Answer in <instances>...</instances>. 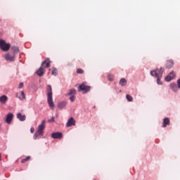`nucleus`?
Listing matches in <instances>:
<instances>
[{"instance_id":"1","label":"nucleus","mask_w":180,"mask_h":180,"mask_svg":"<svg viewBox=\"0 0 180 180\" xmlns=\"http://www.w3.org/2000/svg\"><path fill=\"white\" fill-rule=\"evenodd\" d=\"M50 64H51L50 58H46L44 62H42L41 67L37 70V75H39V77H43V75H44V72H46V70L44 68H50Z\"/></svg>"},{"instance_id":"2","label":"nucleus","mask_w":180,"mask_h":180,"mask_svg":"<svg viewBox=\"0 0 180 180\" xmlns=\"http://www.w3.org/2000/svg\"><path fill=\"white\" fill-rule=\"evenodd\" d=\"M47 102L50 106V108H52V110H54V102L53 101V89L51 88V85L47 86Z\"/></svg>"},{"instance_id":"3","label":"nucleus","mask_w":180,"mask_h":180,"mask_svg":"<svg viewBox=\"0 0 180 180\" xmlns=\"http://www.w3.org/2000/svg\"><path fill=\"white\" fill-rule=\"evenodd\" d=\"M44 129H46V120H43L41 122V124L38 126V129L37 133L34 135V139L36 140L37 139V136H39L41 137L44 134Z\"/></svg>"},{"instance_id":"4","label":"nucleus","mask_w":180,"mask_h":180,"mask_svg":"<svg viewBox=\"0 0 180 180\" xmlns=\"http://www.w3.org/2000/svg\"><path fill=\"white\" fill-rule=\"evenodd\" d=\"M164 74V68H160V69L156 68L155 70L150 71V75L155 77H162Z\"/></svg>"},{"instance_id":"5","label":"nucleus","mask_w":180,"mask_h":180,"mask_svg":"<svg viewBox=\"0 0 180 180\" xmlns=\"http://www.w3.org/2000/svg\"><path fill=\"white\" fill-rule=\"evenodd\" d=\"M0 49L3 51H8L9 49H11V44H7L5 41L1 39L0 40Z\"/></svg>"},{"instance_id":"6","label":"nucleus","mask_w":180,"mask_h":180,"mask_svg":"<svg viewBox=\"0 0 180 180\" xmlns=\"http://www.w3.org/2000/svg\"><path fill=\"white\" fill-rule=\"evenodd\" d=\"M84 91V94L89 92L91 91V86L85 85V84H82L79 86V91Z\"/></svg>"},{"instance_id":"7","label":"nucleus","mask_w":180,"mask_h":180,"mask_svg":"<svg viewBox=\"0 0 180 180\" xmlns=\"http://www.w3.org/2000/svg\"><path fill=\"white\" fill-rule=\"evenodd\" d=\"M12 120H13V113L10 112L7 114L5 122L6 123H8V124H11V122H12Z\"/></svg>"},{"instance_id":"8","label":"nucleus","mask_w":180,"mask_h":180,"mask_svg":"<svg viewBox=\"0 0 180 180\" xmlns=\"http://www.w3.org/2000/svg\"><path fill=\"white\" fill-rule=\"evenodd\" d=\"M175 78V72H171L169 73V75L165 78V81L167 82H169V81H172Z\"/></svg>"},{"instance_id":"9","label":"nucleus","mask_w":180,"mask_h":180,"mask_svg":"<svg viewBox=\"0 0 180 180\" xmlns=\"http://www.w3.org/2000/svg\"><path fill=\"white\" fill-rule=\"evenodd\" d=\"M165 67L167 70H171L172 67H174V60H167L166 61Z\"/></svg>"},{"instance_id":"10","label":"nucleus","mask_w":180,"mask_h":180,"mask_svg":"<svg viewBox=\"0 0 180 180\" xmlns=\"http://www.w3.org/2000/svg\"><path fill=\"white\" fill-rule=\"evenodd\" d=\"M71 126H75V120H74V117H70L66 124V127H71Z\"/></svg>"},{"instance_id":"11","label":"nucleus","mask_w":180,"mask_h":180,"mask_svg":"<svg viewBox=\"0 0 180 180\" xmlns=\"http://www.w3.org/2000/svg\"><path fill=\"white\" fill-rule=\"evenodd\" d=\"M16 98H18L20 99V101H23V99H26V95H25V92L24 91H21L20 94L17 93L15 94Z\"/></svg>"},{"instance_id":"12","label":"nucleus","mask_w":180,"mask_h":180,"mask_svg":"<svg viewBox=\"0 0 180 180\" xmlns=\"http://www.w3.org/2000/svg\"><path fill=\"white\" fill-rule=\"evenodd\" d=\"M52 139H63V133L54 132L51 135Z\"/></svg>"},{"instance_id":"13","label":"nucleus","mask_w":180,"mask_h":180,"mask_svg":"<svg viewBox=\"0 0 180 180\" xmlns=\"http://www.w3.org/2000/svg\"><path fill=\"white\" fill-rule=\"evenodd\" d=\"M5 59L7 60V61H15V56L9 54V53H7L5 55Z\"/></svg>"},{"instance_id":"14","label":"nucleus","mask_w":180,"mask_h":180,"mask_svg":"<svg viewBox=\"0 0 180 180\" xmlns=\"http://www.w3.org/2000/svg\"><path fill=\"white\" fill-rule=\"evenodd\" d=\"M8 102V96L3 95L0 96V103H2V105H5Z\"/></svg>"},{"instance_id":"15","label":"nucleus","mask_w":180,"mask_h":180,"mask_svg":"<svg viewBox=\"0 0 180 180\" xmlns=\"http://www.w3.org/2000/svg\"><path fill=\"white\" fill-rule=\"evenodd\" d=\"M17 119H19L20 122H25L26 120V115H22V113L19 112L17 114Z\"/></svg>"},{"instance_id":"16","label":"nucleus","mask_w":180,"mask_h":180,"mask_svg":"<svg viewBox=\"0 0 180 180\" xmlns=\"http://www.w3.org/2000/svg\"><path fill=\"white\" fill-rule=\"evenodd\" d=\"M58 106L59 109H64V108H65V106H67V101H62V102L59 103Z\"/></svg>"},{"instance_id":"17","label":"nucleus","mask_w":180,"mask_h":180,"mask_svg":"<svg viewBox=\"0 0 180 180\" xmlns=\"http://www.w3.org/2000/svg\"><path fill=\"white\" fill-rule=\"evenodd\" d=\"M76 94H77V90H75V89H71L70 90H69L68 95L69 96H74Z\"/></svg>"},{"instance_id":"18","label":"nucleus","mask_w":180,"mask_h":180,"mask_svg":"<svg viewBox=\"0 0 180 180\" xmlns=\"http://www.w3.org/2000/svg\"><path fill=\"white\" fill-rule=\"evenodd\" d=\"M169 118L165 117V118L163 120L162 127H165L166 126H169Z\"/></svg>"},{"instance_id":"19","label":"nucleus","mask_w":180,"mask_h":180,"mask_svg":"<svg viewBox=\"0 0 180 180\" xmlns=\"http://www.w3.org/2000/svg\"><path fill=\"white\" fill-rule=\"evenodd\" d=\"M127 84V81L126 80V79L122 78L120 81V85H121L122 86H126Z\"/></svg>"},{"instance_id":"20","label":"nucleus","mask_w":180,"mask_h":180,"mask_svg":"<svg viewBox=\"0 0 180 180\" xmlns=\"http://www.w3.org/2000/svg\"><path fill=\"white\" fill-rule=\"evenodd\" d=\"M11 50L14 53V54L16 53H19V48L17 46H12Z\"/></svg>"},{"instance_id":"21","label":"nucleus","mask_w":180,"mask_h":180,"mask_svg":"<svg viewBox=\"0 0 180 180\" xmlns=\"http://www.w3.org/2000/svg\"><path fill=\"white\" fill-rule=\"evenodd\" d=\"M170 88L173 89V91H176V89H178V86L174 83L170 84Z\"/></svg>"},{"instance_id":"22","label":"nucleus","mask_w":180,"mask_h":180,"mask_svg":"<svg viewBox=\"0 0 180 180\" xmlns=\"http://www.w3.org/2000/svg\"><path fill=\"white\" fill-rule=\"evenodd\" d=\"M126 99H127L129 102H133V97L129 94L126 96Z\"/></svg>"},{"instance_id":"23","label":"nucleus","mask_w":180,"mask_h":180,"mask_svg":"<svg viewBox=\"0 0 180 180\" xmlns=\"http://www.w3.org/2000/svg\"><path fill=\"white\" fill-rule=\"evenodd\" d=\"M30 160V156H27V158H25V159H22L21 160V162L22 164H25V162H27V161H29Z\"/></svg>"},{"instance_id":"24","label":"nucleus","mask_w":180,"mask_h":180,"mask_svg":"<svg viewBox=\"0 0 180 180\" xmlns=\"http://www.w3.org/2000/svg\"><path fill=\"white\" fill-rule=\"evenodd\" d=\"M156 78H157V84L158 85H162V82H161V78L162 77H156Z\"/></svg>"},{"instance_id":"25","label":"nucleus","mask_w":180,"mask_h":180,"mask_svg":"<svg viewBox=\"0 0 180 180\" xmlns=\"http://www.w3.org/2000/svg\"><path fill=\"white\" fill-rule=\"evenodd\" d=\"M108 79L109 81H113V79H115V76H113L112 75H109Z\"/></svg>"},{"instance_id":"26","label":"nucleus","mask_w":180,"mask_h":180,"mask_svg":"<svg viewBox=\"0 0 180 180\" xmlns=\"http://www.w3.org/2000/svg\"><path fill=\"white\" fill-rule=\"evenodd\" d=\"M77 74H84V70L79 68L77 70Z\"/></svg>"},{"instance_id":"27","label":"nucleus","mask_w":180,"mask_h":180,"mask_svg":"<svg viewBox=\"0 0 180 180\" xmlns=\"http://www.w3.org/2000/svg\"><path fill=\"white\" fill-rule=\"evenodd\" d=\"M70 101L74 102V101H75V96H70Z\"/></svg>"},{"instance_id":"28","label":"nucleus","mask_w":180,"mask_h":180,"mask_svg":"<svg viewBox=\"0 0 180 180\" xmlns=\"http://www.w3.org/2000/svg\"><path fill=\"white\" fill-rule=\"evenodd\" d=\"M52 75H57V69H53L52 71Z\"/></svg>"},{"instance_id":"29","label":"nucleus","mask_w":180,"mask_h":180,"mask_svg":"<svg viewBox=\"0 0 180 180\" xmlns=\"http://www.w3.org/2000/svg\"><path fill=\"white\" fill-rule=\"evenodd\" d=\"M18 88H19V89L23 88V83H22V82L20 83V84H19V86H18Z\"/></svg>"},{"instance_id":"30","label":"nucleus","mask_w":180,"mask_h":180,"mask_svg":"<svg viewBox=\"0 0 180 180\" xmlns=\"http://www.w3.org/2000/svg\"><path fill=\"white\" fill-rule=\"evenodd\" d=\"M52 122H54V117H52L51 119L49 120V123H51Z\"/></svg>"},{"instance_id":"31","label":"nucleus","mask_w":180,"mask_h":180,"mask_svg":"<svg viewBox=\"0 0 180 180\" xmlns=\"http://www.w3.org/2000/svg\"><path fill=\"white\" fill-rule=\"evenodd\" d=\"M178 88L180 89V79L177 80Z\"/></svg>"},{"instance_id":"32","label":"nucleus","mask_w":180,"mask_h":180,"mask_svg":"<svg viewBox=\"0 0 180 180\" xmlns=\"http://www.w3.org/2000/svg\"><path fill=\"white\" fill-rule=\"evenodd\" d=\"M31 133H34V128L32 127L30 129Z\"/></svg>"},{"instance_id":"33","label":"nucleus","mask_w":180,"mask_h":180,"mask_svg":"<svg viewBox=\"0 0 180 180\" xmlns=\"http://www.w3.org/2000/svg\"><path fill=\"white\" fill-rule=\"evenodd\" d=\"M0 130H1V124H0Z\"/></svg>"},{"instance_id":"34","label":"nucleus","mask_w":180,"mask_h":180,"mask_svg":"<svg viewBox=\"0 0 180 180\" xmlns=\"http://www.w3.org/2000/svg\"><path fill=\"white\" fill-rule=\"evenodd\" d=\"M0 160H1V153H0Z\"/></svg>"}]
</instances>
